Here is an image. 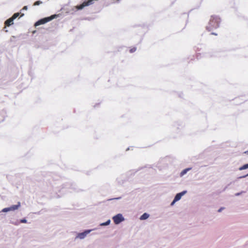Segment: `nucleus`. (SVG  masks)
I'll use <instances>...</instances> for the list:
<instances>
[{
  "instance_id": "obj_1",
  "label": "nucleus",
  "mask_w": 248,
  "mask_h": 248,
  "mask_svg": "<svg viewBox=\"0 0 248 248\" xmlns=\"http://www.w3.org/2000/svg\"><path fill=\"white\" fill-rule=\"evenodd\" d=\"M220 21V19L217 16H211L209 26L207 29L210 31L213 28H217L219 27V24Z\"/></svg>"
},
{
  "instance_id": "obj_2",
  "label": "nucleus",
  "mask_w": 248,
  "mask_h": 248,
  "mask_svg": "<svg viewBox=\"0 0 248 248\" xmlns=\"http://www.w3.org/2000/svg\"><path fill=\"white\" fill-rule=\"evenodd\" d=\"M56 16V15H53V16H51L50 17H46V18L41 19L38 20L37 22H36L35 23L34 25H35V26H39L41 24H44L47 22L50 21L52 19H53Z\"/></svg>"
},
{
  "instance_id": "obj_3",
  "label": "nucleus",
  "mask_w": 248,
  "mask_h": 248,
  "mask_svg": "<svg viewBox=\"0 0 248 248\" xmlns=\"http://www.w3.org/2000/svg\"><path fill=\"white\" fill-rule=\"evenodd\" d=\"M94 0H88L87 1H85L81 4L78 6L77 8L79 10L82 9L85 6L92 4Z\"/></svg>"
},
{
  "instance_id": "obj_4",
  "label": "nucleus",
  "mask_w": 248,
  "mask_h": 248,
  "mask_svg": "<svg viewBox=\"0 0 248 248\" xmlns=\"http://www.w3.org/2000/svg\"><path fill=\"white\" fill-rule=\"evenodd\" d=\"M113 219L114 222L116 224H118L123 221L124 220V218L121 214H118L113 217Z\"/></svg>"
},
{
  "instance_id": "obj_5",
  "label": "nucleus",
  "mask_w": 248,
  "mask_h": 248,
  "mask_svg": "<svg viewBox=\"0 0 248 248\" xmlns=\"http://www.w3.org/2000/svg\"><path fill=\"white\" fill-rule=\"evenodd\" d=\"M20 205V203L19 202H18V204L17 205H12V206L8 207V208H5L2 209V212H6L10 211H14L15 210H16L18 208V207Z\"/></svg>"
},
{
  "instance_id": "obj_6",
  "label": "nucleus",
  "mask_w": 248,
  "mask_h": 248,
  "mask_svg": "<svg viewBox=\"0 0 248 248\" xmlns=\"http://www.w3.org/2000/svg\"><path fill=\"white\" fill-rule=\"evenodd\" d=\"M186 192V191H184L182 192L177 194L172 202L171 203V204H173L175 202L179 201L181 198L182 196H183Z\"/></svg>"
},
{
  "instance_id": "obj_7",
  "label": "nucleus",
  "mask_w": 248,
  "mask_h": 248,
  "mask_svg": "<svg viewBox=\"0 0 248 248\" xmlns=\"http://www.w3.org/2000/svg\"><path fill=\"white\" fill-rule=\"evenodd\" d=\"M14 20L10 17L8 19L5 21L4 24L5 26H10V25L13 24Z\"/></svg>"
},
{
  "instance_id": "obj_8",
  "label": "nucleus",
  "mask_w": 248,
  "mask_h": 248,
  "mask_svg": "<svg viewBox=\"0 0 248 248\" xmlns=\"http://www.w3.org/2000/svg\"><path fill=\"white\" fill-rule=\"evenodd\" d=\"M149 215L147 213H144L140 217V220H144L149 217Z\"/></svg>"
},
{
  "instance_id": "obj_9",
  "label": "nucleus",
  "mask_w": 248,
  "mask_h": 248,
  "mask_svg": "<svg viewBox=\"0 0 248 248\" xmlns=\"http://www.w3.org/2000/svg\"><path fill=\"white\" fill-rule=\"evenodd\" d=\"M248 168V163L247 164H245L243 166H242V167H240L239 168V170H245Z\"/></svg>"
},
{
  "instance_id": "obj_10",
  "label": "nucleus",
  "mask_w": 248,
  "mask_h": 248,
  "mask_svg": "<svg viewBox=\"0 0 248 248\" xmlns=\"http://www.w3.org/2000/svg\"><path fill=\"white\" fill-rule=\"evenodd\" d=\"M87 233V232H83V233H80L78 234V237L80 238V239H82L86 235V234Z\"/></svg>"
},
{
  "instance_id": "obj_11",
  "label": "nucleus",
  "mask_w": 248,
  "mask_h": 248,
  "mask_svg": "<svg viewBox=\"0 0 248 248\" xmlns=\"http://www.w3.org/2000/svg\"><path fill=\"white\" fill-rule=\"evenodd\" d=\"M191 170V168H187V169H185L184 170L181 172V175L182 176V175H184V174H185L187 171H188L189 170Z\"/></svg>"
},
{
  "instance_id": "obj_12",
  "label": "nucleus",
  "mask_w": 248,
  "mask_h": 248,
  "mask_svg": "<svg viewBox=\"0 0 248 248\" xmlns=\"http://www.w3.org/2000/svg\"><path fill=\"white\" fill-rule=\"evenodd\" d=\"M19 15V13H15L13 15V16L11 17V18L14 20L15 19H16V17H17Z\"/></svg>"
},
{
  "instance_id": "obj_13",
  "label": "nucleus",
  "mask_w": 248,
  "mask_h": 248,
  "mask_svg": "<svg viewBox=\"0 0 248 248\" xmlns=\"http://www.w3.org/2000/svg\"><path fill=\"white\" fill-rule=\"evenodd\" d=\"M42 3V2L41 1H39V0L36 1V2H35L34 3L33 5H34V6L38 5Z\"/></svg>"
},
{
  "instance_id": "obj_14",
  "label": "nucleus",
  "mask_w": 248,
  "mask_h": 248,
  "mask_svg": "<svg viewBox=\"0 0 248 248\" xmlns=\"http://www.w3.org/2000/svg\"><path fill=\"white\" fill-rule=\"evenodd\" d=\"M136 49H136V47H133V48H131V49L129 50V52H130V53H133V52H134L135 51H136Z\"/></svg>"
},
{
  "instance_id": "obj_15",
  "label": "nucleus",
  "mask_w": 248,
  "mask_h": 248,
  "mask_svg": "<svg viewBox=\"0 0 248 248\" xmlns=\"http://www.w3.org/2000/svg\"><path fill=\"white\" fill-rule=\"evenodd\" d=\"M20 222L21 223H27V220L26 219H22L21 220Z\"/></svg>"
},
{
  "instance_id": "obj_16",
  "label": "nucleus",
  "mask_w": 248,
  "mask_h": 248,
  "mask_svg": "<svg viewBox=\"0 0 248 248\" xmlns=\"http://www.w3.org/2000/svg\"><path fill=\"white\" fill-rule=\"evenodd\" d=\"M223 209V208H220L218 210V212H221Z\"/></svg>"
},
{
  "instance_id": "obj_17",
  "label": "nucleus",
  "mask_w": 248,
  "mask_h": 248,
  "mask_svg": "<svg viewBox=\"0 0 248 248\" xmlns=\"http://www.w3.org/2000/svg\"><path fill=\"white\" fill-rule=\"evenodd\" d=\"M23 9L27 10V6H24L23 7Z\"/></svg>"
},
{
  "instance_id": "obj_18",
  "label": "nucleus",
  "mask_w": 248,
  "mask_h": 248,
  "mask_svg": "<svg viewBox=\"0 0 248 248\" xmlns=\"http://www.w3.org/2000/svg\"><path fill=\"white\" fill-rule=\"evenodd\" d=\"M248 176V173L247 175H246L245 176H244L241 177V178H244V177H246V176Z\"/></svg>"
},
{
  "instance_id": "obj_19",
  "label": "nucleus",
  "mask_w": 248,
  "mask_h": 248,
  "mask_svg": "<svg viewBox=\"0 0 248 248\" xmlns=\"http://www.w3.org/2000/svg\"><path fill=\"white\" fill-rule=\"evenodd\" d=\"M114 2H116L119 1V0H113Z\"/></svg>"
},
{
  "instance_id": "obj_20",
  "label": "nucleus",
  "mask_w": 248,
  "mask_h": 248,
  "mask_svg": "<svg viewBox=\"0 0 248 248\" xmlns=\"http://www.w3.org/2000/svg\"><path fill=\"white\" fill-rule=\"evenodd\" d=\"M109 222V221H108L107 222H106V224H108Z\"/></svg>"
},
{
  "instance_id": "obj_21",
  "label": "nucleus",
  "mask_w": 248,
  "mask_h": 248,
  "mask_svg": "<svg viewBox=\"0 0 248 248\" xmlns=\"http://www.w3.org/2000/svg\"><path fill=\"white\" fill-rule=\"evenodd\" d=\"M245 153H246H246H248V151H246V152H245Z\"/></svg>"
},
{
  "instance_id": "obj_22",
  "label": "nucleus",
  "mask_w": 248,
  "mask_h": 248,
  "mask_svg": "<svg viewBox=\"0 0 248 248\" xmlns=\"http://www.w3.org/2000/svg\"><path fill=\"white\" fill-rule=\"evenodd\" d=\"M212 34H215V35H217L216 34H215V33H212Z\"/></svg>"
}]
</instances>
